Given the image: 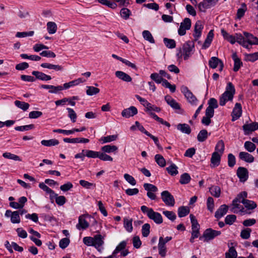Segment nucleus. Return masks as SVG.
Listing matches in <instances>:
<instances>
[{
  "instance_id": "f257e3e1",
  "label": "nucleus",
  "mask_w": 258,
  "mask_h": 258,
  "mask_svg": "<svg viewBox=\"0 0 258 258\" xmlns=\"http://www.w3.org/2000/svg\"><path fill=\"white\" fill-rule=\"evenodd\" d=\"M243 35L236 34L237 42L240 45L248 49L250 45H258V38L247 32H244Z\"/></svg>"
},
{
  "instance_id": "f03ea898",
  "label": "nucleus",
  "mask_w": 258,
  "mask_h": 258,
  "mask_svg": "<svg viewBox=\"0 0 258 258\" xmlns=\"http://www.w3.org/2000/svg\"><path fill=\"white\" fill-rule=\"evenodd\" d=\"M235 92L234 86L231 82H229L226 86L225 91L220 97V105L224 106L228 101H231L233 99Z\"/></svg>"
},
{
  "instance_id": "7ed1b4c3",
  "label": "nucleus",
  "mask_w": 258,
  "mask_h": 258,
  "mask_svg": "<svg viewBox=\"0 0 258 258\" xmlns=\"http://www.w3.org/2000/svg\"><path fill=\"white\" fill-rule=\"evenodd\" d=\"M194 48L193 42H187L183 45L182 48L178 50L176 55L179 58L183 57L185 60L187 59L194 53Z\"/></svg>"
},
{
  "instance_id": "20e7f679",
  "label": "nucleus",
  "mask_w": 258,
  "mask_h": 258,
  "mask_svg": "<svg viewBox=\"0 0 258 258\" xmlns=\"http://www.w3.org/2000/svg\"><path fill=\"white\" fill-rule=\"evenodd\" d=\"M141 210L144 214H146L148 217L155 223L160 224L163 222L161 215L159 213L155 212L152 208H149L146 206H142L141 207Z\"/></svg>"
},
{
  "instance_id": "39448f33",
  "label": "nucleus",
  "mask_w": 258,
  "mask_h": 258,
  "mask_svg": "<svg viewBox=\"0 0 258 258\" xmlns=\"http://www.w3.org/2000/svg\"><path fill=\"white\" fill-rule=\"evenodd\" d=\"M87 219H89L91 221V220H93V222L96 223V220L91 216L88 214L82 215L79 217L78 223L76 225V227L79 230H84L88 228L89 226V223L87 221Z\"/></svg>"
},
{
  "instance_id": "423d86ee",
  "label": "nucleus",
  "mask_w": 258,
  "mask_h": 258,
  "mask_svg": "<svg viewBox=\"0 0 258 258\" xmlns=\"http://www.w3.org/2000/svg\"><path fill=\"white\" fill-rule=\"evenodd\" d=\"M221 234L220 231L213 230L211 228L206 229L203 233L202 236L200 237V239L203 240L204 242H208L212 240L216 236Z\"/></svg>"
},
{
  "instance_id": "0eeeda50",
  "label": "nucleus",
  "mask_w": 258,
  "mask_h": 258,
  "mask_svg": "<svg viewBox=\"0 0 258 258\" xmlns=\"http://www.w3.org/2000/svg\"><path fill=\"white\" fill-rule=\"evenodd\" d=\"M161 199L166 206L173 207L175 205L173 196L167 190H164L161 194Z\"/></svg>"
},
{
  "instance_id": "6e6552de",
  "label": "nucleus",
  "mask_w": 258,
  "mask_h": 258,
  "mask_svg": "<svg viewBox=\"0 0 258 258\" xmlns=\"http://www.w3.org/2000/svg\"><path fill=\"white\" fill-rule=\"evenodd\" d=\"M181 91L184 95L187 101L192 105H196L197 104L198 99L196 96L185 86L181 88Z\"/></svg>"
},
{
  "instance_id": "1a4fd4ad",
  "label": "nucleus",
  "mask_w": 258,
  "mask_h": 258,
  "mask_svg": "<svg viewBox=\"0 0 258 258\" xmlns=\"http://www.w3.org/2000/svg\"><path fill=\"white\" fill-rule=\"evenodd\" d=\"M191 27V20L189 18H186L180 23L179 28L178 30V33L180 36L186 34V31L189 30Z\"/></svg>"
},
{
  "instance_id": "9d476101",
  "label": "nucleus",
  "mask_w": 258,
  "mask_h": 258,
  "mask_svg": "<svg viewBox=\"0 0 258 258\" xmlns=\"http://www.w3.org/2000/svg\"><path fill=\"white\" fill-rule=\"evenodd\" d=\"M218 0H203L198 5V8L200 11L205 12L208 9L214 6Z\"/></svg>"
},
{
  "instance_id": "9b49d317",
  "label": "nucleus",
  "mask_w": 258,
  "mask_h": 258,
  "mask_svg": "<svg viewBox=\"0 0 258 258\" xmlns=\"http://www.w3.org/2000/svg\"><path fill=\"white\" fill-rule=\"evenodd\" d=\"M241 203L237 199H234L232 201L231 211L234 213H240L241 214H244L245 212L244 208L239 204Z\"/></svg>"
},
{
  "instance_id": "f8f14e48",
  "label": "nucleus",
  "mask_w": 258,
  "mask_h": 258,
  "mask_svg": "<svg viewBox=\"0 0 258 258\" xmlns=\"http://www.w3.org/2000/svg\"><path fill=\"white\" fill-rule=\"evenodd\" d=\"M93 246L99 252H101V246L104 244V237L100 234H97L93 237Z\"/></svg>"
},
{
  "instance_id": "ddd939ff",
  "label": "nucleus",
  "mask_w": 258,
  "mask_h": 258,
  "mask_svg": "<svg viewBox=\"0 0 258 258\" xmlns=\"http://www.w3.org/2000/svg\"><path fill=\"white\" fill-rule=\"evenodd\" d=\"M204 26L202 22L200 21H198L195 25L194 33L193 36L194 40L197 41L201 37L202 31L203 29Z\"/></svg>"
},
{
  "instance_id": "4468645a",
  "label": "nucleus",
  "mask_w": 258,
  "mask_h": 258,
  "mask_svg": "<svg viewBox=\"0 0 258 258\" xmlns=\"http://www.w3.org/2000/svg\"><path fill=\"white\" fill-rule=\"evenodd\" d=\"M242 127L244 134L247 135L258 129V122H254L249 124H245L243 125Z\"/></svg>"
},
{
  "instance_id": "2eb2a0df",
  "label": "nucleus",
  "mask_w": 258,
  "mask_h": 258,
  "mask_svg": "<svg viewBox=\"0 0 258 258\" xmlns=\"http://www.w3.org/2000/svg\"><path fill=\"white\" fill-rule=\"evenodd\" d=\"M222 156V154L217 153V152H213L212 153L211 158V167H216L220 165Z\"/></svg>"
},
{
  "instance_id": "dca6fc26",
  "label": "nucleus",
  "mask_w": 258,
  "mask_h": 258,
  "mask_svg": "<svg viewBox=\"0 0 258 258\" xmlns=\"http://www.w3.org/2000/svg\"><path fill=\"white\" fill-rule=\"evenodd\" d=\"M237 175L240 181L244 182L248 177V171L245 168L240 167L237 170Z\"/></svg>"
},
{
  "instance_id": "f3484780",
  "label": "nucleus",
  "mask_w": 258,
  "mask_h": 258,
  "mask_svg": "<svg viewBox=\"0 0 258 258\" xmlns=\"http://www.w3.org/2000/svg\"><path fill=\"white\" fill-rule=\"evenodd\" d=\"M138 113V110L135 106H131L130 107L124 109L121 112V115L123 117L129 118L133 116Z\"/></svg>"
},
{
  "instance_id": "a211bd4d",
  "label": "nucleus",
  "mask_w": 258,
  "mask_h": 258,
  "mask_svg": "<svg viewBox=\"0 0 258 258\" xmlns=\"http://www.w3.org/2000/svg\"><path fill=\"white\" fill-rule=\"evenodd\" d=\"M242 114V107L240 103H236L232 113V121L237 119Z\"/></svg>"
},
{
  "instance_id": "6ab92c4d",
  "label": "nucleus",
  "mask_w": 258,
  "mask_h": 258,
  "mask_svg": "<svg viewBox=\"0 0 258 258\" xmlns=\"http://www.w3.org/2000/svg\"><path fill=\"white\" fill-rule=\"evenodd\" d=\"M209 66L215 69L219 64L220 65L219 70L221 71L223 70V64L222 62L218 57H212L209 61Z\"/></svg>"
},
{
  "instance_id": "aec40b11",
  "label": "nucleus",
  "mask_w": 258,
  "mask_h": 258,
  "mask_svg": "<svg viewBox=\"0 0 258 258\" xmlns=\"http://www.w3.org/2000/svg\"><path fill=\"white\" fill-rule=\"evenodd\" d=\"M63 142L69 143H87L89 142V140L84 138H64Z\"/></svg>"
},
{
  "instance_id": "412c9836",
  "label": "nucleus",
  "mask_w": 258,
  "mask_h": 258,
  "mask_svg": "<svg viewBox=\"0 0 258 258\" xmlns=\"http://www.w3.org/2000/svg\"><path fill=\"white\" fill-rule=\"evenodd\" d=\"M239 157L241 160L248 163H252L254 161V157L247 152H240Z\"/></svg>"
},
{
  "instance_id": "4be33fe9",
  "label": "nucleus",
  "mask_w": 258,
  "mask_h": 258,
  "mask_svg": "<svg viewBox=\"0 0 258 258\" xmlns=\"http://www.w3.org/2000/svg\"><path fill=\"white\" fill-rule=\"evenodd\" d=\"M115 75L117 78L124 82H130L132 80L130 76L122 71H116Z\"/></svg>"
},
{
  "instance_id": "5701e85b",
  "label": "nucleus",
  "mask_w": 258,
  "mask_h": 258,
  "mask_svg": "<svg viewBox=\"0 0 258 258\" xmlns=\"http://www.w3.org/2000/svg\"><path fill=\"white\" fill-rule=\"evenodd\" d=\"M228 209V207L226 205H221L219 208L215 212V217L218 219H220L225 215Z\"/></svg>"
},
{
  "instance_id": "b1692460",
  "label": "nucleus",
  "mask_w": 258,
  "mask_h": 258,
  "mask_svg": "<svg viewBox=\"0 0 258 258\" xmlns=\"http://www.w3.org/2000/svg\"><path fill=\"white\" fill-rule=\"evenodd\" d=\"M39 187L45 191L47 194L49 195L50 199L51 201L53 200V197L56 196L53 190H52L43 182L40 183L39 184Z\"/></svg>"
},
{
  "instance_id": "393cba45",
  "label": "nucleus",
  "mask_w": 258,
  "mask_h": 258,
  "mask_svg": "<svg viewBox=\"0 0 258 258\" xmlns=\"http://www.w3.org/2000/svg\"><path fill=\"white\" fill-rule=\"evenodd\" d=\"M165 100L167 103L170 105L174 109H179L180 105L171 96H166L165 97Z\"/></svg>"
},
{
  "instance_id": "a878e982",
  "label": "nucleus",
  "mask_w": 258,
  "mask_h": 258,
  "mask_svg": "<svg viewBox=\"0 0 258 258\" xmlns=\"http://www.w3.org/2000/svg\"><path fill=\"white\" fill-rule=\"evenodd\" d=\"M32 75L36 77V78L42 81H48L51 79L50 76L46 75L45 74L38 72V71H33L32 73Z\"/></svg>"
},
{
  "instance_id": "bb28decb",
  "label": "nucleus",
  "mask_w": 258,
  "mask_h": 258,
  "mask_svg": "<svg viewBox=\"0 0 258 258\" xmlns=\"http://www.w3.org/2000/svg\"><path fill=\"white\" fill-rule=\"evenodd\" d=\"M85 82V80L82 78H78L76 80L72 81L69 83H66L63 84V89H67L71 87L78 85L81 83Z\"/></svg>"
},
{
  "instance_id": "cd10ccee",
  "label": "nucleus",
  "mask_w": 258,
  "mask_h": 258,
  "mask_svg": "<svg viewBox=\"0 0 258 258\" xmlns=\"http://www.w3.org/2000/svg\"><path fill=\"white\" fill-rule=\"evenodd\" d=\"M232 57L234 61L233 71L237 72L242 64V62L240 59L238 57L236 53H233Z\"/></svg>"
},
{
  "instance_id": "c85d7f7f",
  "label": "nucleus",
  "mask_w": 258,
  "mask_h": 258,
  "mask_svg": "<svg viewBox=\"0 0 258 258\" xmlns=\"http://www.w3.org/2000/svg\"><path fill=\"white\" fill-rule=\"evenodd\" d=\"M214 37L213 30H211L207 36V38L203 44V48L206 49L209 47Z\"/></svg>"
},
{
  "instance_id": "c756f323",
  "label": "nucleus",
  "mask_w": 258,
  "mask_h": 258,
  "mask_svg": "<svg viewBox=\"0 0 258 258\" xmlns=\"http://www.w3.org/2000/svg\"><path fill=\"white\" fill-rule=\"evenodd\" d=\"M132 222L133 220L131 218L125 217L123 219L124 227L128 232H131L133 231Z\"/></svg>"
},
{
  "instance_id": "7c9ffc66",
  "label": "nucleus",
  "mask_w": 258,
  "mask_h": 258,
  "mask_svg": "<svg viewBox=\"0 0 258 258\" xmlns=\"http://www.w3.org/2000/svg\"><path fill=\"white\" fill-rule=\"evenodd\" d=\"M47 30L49 34H54L57 29V25L55 22H48L46 24Z\"/></svg>"
},
{
  "instance_id": "2f4dec72",
  "label": "nucleus",
  "mask_w": 258,
  "mask_h": 258,
  "mask_svg": "<svg viewBox=\"0 0 258 258\" xmlns=\"http://www.w3.org/2000/svg\"><path fill=\"white\" fill-rule=\"evenodd\" d=\"M177 130H179L183 133L186 134H189L191 132V129L190 126L185 123H179L177 125Z\"/></svg>"
},
{
  "instance_id": "473e14b6",
  "label": "nucleus",
  "mask_w": 258,
  "mask_h": 258,
  "mask_svg": "<svg viewBox=\"0 0 258 258\" xmlns=\"http://www.w3.org/2000/svg\"><path fill=\"white\" fill-rule=\"evenodd\" d=\"M225 150V145L223 141H219L215 148V151L214 152H217V153L222 154L224 153Z\"/></svg>"
},
{
  "instance_id": "72a5a7b5",
  "label": "nucleus",
  "mask_w": 258,
  "mask_h": 258,
  "mask_svg": "<svg viewBox=\"0 0 258 258\" xmlns=\"http://www.w3.org/2000/svg\"><path fill=\"white\" fill-rule=\"evenodd\" d=\"M41 67L43 68L53 69L57 71L63 70V68L61 66L49 63H42L41 64Z\"/></svg>"
},
{
  "instance_id": "f704fd0d",
  "label": "nucleus",
  "mask_w": 258,
  "mask_h": 258,
  "mask_svg": "<svg viewBox=\"0 0 258 258\" xmlns=\"http://www.w3.org/2000/svg\"><path fill=\"white\" fill-rule=\"evenodd\" d=\"M117 138V135H109L101 138L99 141L101 142L102 144H105L115 141Z\"/></svg>"
},
{
  "instance_id": "c9c22d12",
  "label": "nucleus",
  "mask_w": 258,
  "mask_h": 258,
  "mask_svg": "<svg viewBox=\"0 0 258 258\" xmlns=\"http://www.w3.org/2000/svg\"><path fill=\"white\" fill-rule=\"evenodd\" d=\"M98 2L105 6L108 7L112 9H116L117 8V4L114 2L108 0H98Z\"/></svg>"
},
{
  "instance_id": "e433bc0d",
  "label": "nucleus",
  "mask_w": 258,
  "mask_h": 258,
  "mask_svg": "<svg viewBox=\"0 0 258 258\" xmlns=\"http://www.w3.org/2000/svg\"><path fill=\"white\" fill-rule=\"evenodd\" d=\"M117 150V147L114 145H108L103 146L101 148V150L103 152L107 153H110L112 152H116Z\"/></svg>"
},
{
  "instance_id": "4c0bfd02",
  "label": "nucleus",
  "mask_w": 258,
  "mask_h": 258,
  "mask_svg": "<svg viewBox=\"0 0 258 258\" xmlns=\"http://www.w3.org/2000/svg\"><path fill=\"white\" fill-rule=\"evenodd\" d=\"M41 143L42 145L46 147L56 146L59 144V141L55 139L48 140H42Z\"/></svg>"
},
{
  "instance_id": "58836bf2",
  "label": "nucleus",
  "mask_w": 258,
  "mask_h": 258,
  "mask_svg": "<svg viewBox=\"0 0 258 258\" xmlns=\"http://www.w3.org/2000/svg\"><path fill=\"white\" fill-rule=\"evenodd\" d=\"M83 152H85L86 156L88 158H99L100 152L89 150H83Z\"/></svg>"
},
{
  "instance_id": "ea45409f",
  "label": "nucleus",
  "mask_w": 258,
  "mask_h": 258,
  "mask_svg": "<svg viewBox=\"0 0 258 258\" xmlns=\"http://www.w3.org/2000/svg\"><path fill=\"white\" fill-rule=\"evenodd\" d=\"M237 253L233 247H230L228 251L225 253V258H237Z\"/></svg>"
},
{
  "instance_id": "a19ab883",
  "label": "nucleus",
  "mask_w": 258,
  "mask_h": 258,
  "mask_svg": "<svg viewBox=\"0 0 258 258\" xmlns=\"http://www.w3.org/2000/svg\"><path fill=\"white\" fill-rule=\"evenodd\" d=\"M208 137V133L206 130H201L197 136L198 141L203 142L205 141Z\"/></svg>"
},
{
  "instance_id": "79ce46f5",
  "label": "nucleus",
  "mask_w": 258,
  "mask_h": 258,
  "mask_svg": "<svg viewBox=\"0 0 258 258\" xmlns=\"http://www.w3.org/2000/svg\"><path fill=\"white\" fill-rule=\"evenodd\" d=\"M209 191L211 194L216 198H218L220 196L221 189L218 186H212L210 189Z\"/></svg>"
},
{
  "instance_id": "37998d69",
  "label": "nucleus",
  "mask_w": 258,
  "mask_h": 258,
  "mask_svg": "<svg viewBox=\"0 0 258 258\" xmlns=\"http://www.w3.org/2000/svg\"><path fill=\"white\" fill-rule=\"evenodd\" d=\"M138 128V129L140 131L143 133L145 134V135H147L149 133L148 132H147L144 126L140 124V123L138 121L135 122V124L134 125H132L131 127V130L132 131H135L136 130V128Z\"/></svg>"
},
{
  "instance_id": "c03bdc74",
  "label": "nucleus",
  "mask_w": 258,
  "mask_h": 258,
  "mask_svg": "<svg viewBox=\"0 0 258 258\" xmlns=\"http://www.w3.org/2000/svg\"><path fill=\"white\" fill-rule=\"evenodd\" d=\"M3 156L5 158L12 159L14 161H22L21 158L19 156L16 155L15 154H12L9 152L4 153L3 154Z\"/></svg>"
},
{
  "instance_id": "a18cd8bd",
  "label": "nucleus",
  "mask_w": 258,
  "mask_h": 258,
  "mask_svg": "<svg viewBox=\"0 0 258 258\" xmlns=\"http://www.w3.org/2000/svg\"><path fill=\"white\" fill-rule=\"evenodd\" d=\"M14 103L17 107L22 109L24 111H26L30 106L29 104L28 103L25 102H21L18 100L15 101Z\"/></svg>"
},
{
  "instance_id": "49530a36",
  "label": "nucleus",
  "mask_w": 258,
  "mask_h": 258,
  "mask_svg": "<svg viewBox=\"0 0 258 258\" xmlns=\"http://www.w3.org/2000/svg\"><path fill=\"white\" fill-rule=\"evenodd\" d=\"M11 222L13 224L20 223L21 218L19 215V211H15L13 212V215L11 218Z\"/></svg>"
},
{
  "instance_id": "de8ad7c7",
  "label": "nucleus",
  "mask_w": 258,
  "mask_h": 258,
  "mask_svg": "<svg viewBox=\"0 0 258 258\" xmlns=\"http://www.w3.org/2000/svg\"><path fill=\"white\" fill-rule=\"evenodd\" d=\"M189 213V209L188 207H180L178 209V215L179 217H183Z\"/></svg>"
},
{
  "instance_id": "09e8293b",
  "label": "nucleus",
  "mask_w": 258,
  "mask_h": 258,
  "mask_svg": "<svg viewBox=\"0 0 258 258\" xmlns=\"http://www.w3.org/2000/svg\"><path fill=\"white\" fill-rule=\"evenodd\" d=\"M144 38L151 43H154L155 40L151 33L148 30H144L142 32Z\"/></svg>"
},
{
  "instance_id": "8fccbe9b",
  "label": "nucleus",
  "mask_w": 258,
  "mask_h": 258,
  "mask_svg": "<svg viewBox=\"0 0 258 258\" xmlns=\"http://www.w3.org/2000/svg\"><path fill=\"white\" fill-rule=\"evenodd\" d=\"M100 92L99 89L93 86H87L86 93L88 95L92 96L98 94Z\"/></svg>"
},
{
  "instance_id": "3c124183",
  "label": "nucleus",
  "mask_w": 258,
  "mask_h": 258,
  "mask_svg": "<svg viewBox=\"0 0 258 258\" xmlns=\"http://www.w3.org/2000/svg\"><path fill=\"white\" fill-rule=\"evenodd\" d=\"M155 159L157 163L161 167H164L166 165V161L164 157L160 155L157 154L155 156Z\"/></svg>"
},
{
  "instance_id": "603ef678",
  "label": "nucleus",
  "mask_w": 258,
  "mask_h": 258,
  "mask_svg": "<svg viewBox=\"0 0 258 258\" xmlns=\"http://www.w3.org/2000/svg\"><path fill=\"white\" fill-rule=\"evenodd\" d=\"M244 148L249 152H253L255 148V145L252 142L249 141H246L244 144Z\"/></svg>"
},
{
  "instance_id": "864d4df0",
  "label": "nucleus",
  "mask_w": 258,
  "mask_h": 258,
  "mask_svg": "<svg viewBox=\"0 0 258 258\" xmlns=\"http://www.w3.org/2000/svg\"><path fill=\"white\" fill-rule=\"evenodd\" d=\"M247 10L246 6L245 4H242L241 8H239L237 10L236 17L238 19H240L244 15Z\"/></svg>"
},
{
  "instance_id": "5fc2aeb1",
  "label": "nucleus",
  "mask_w": 258,
  "mask_h": 258,
  "mask_svg": "<svg viewBox=\"0 0 258 258\" xmlns=\"http://www.w3.org/2000/svg\"><path fill=\"white\" fill-rule=\"evenodd\" d=\"M56 196L53 197V199H55L56 203L59 206L63 205L66 202V199L63 196H58L57 194L55 193Z\"/></svg>"
},
{
  "instance_id": "6e6d98bb",
  "label": "nucleus",
  "mask_w": 258,
  "mask_h": 258,
  "mask_svg": "<svg viewBox=\"0 0 258 258\" xmlns=\"http://www.w3.org/2000/svg\"><path fill=\"white\" fill-rule=\"evenodd\" d=\"M120 15L121 17L125 20H127L131 15V11L125 8L121 9L120 11Z\"/></svg>"
},
{
  "instance_id": "4d7b16f0",
  "label": "nucleus",
  "mask_w": 258,
  "mask_h": 258,
  "mask_svg": "<svg viewBox=\"0 0 258 258\" xmlns=\"http://www.w3.org/2000/svg\"><path fill=\"white\" fill-rule=\"evenodd\" d=\"M67 110L68 112V116L71 119V121L73 122H75L76 121L77 115L75 111L71 108H67Z\"/></svg>"
},
{
  "instance_id": "13d9d810",
  "label": "nucleus",
  "mask_w": 258,
  "mask_h": 258,
  "mask_svg": "<svg viewBox=\"0 0 258 258\" xmlns=\"http://www.w3.org/2000/svg\"><path fill=\"white\" fill-rule=\"evenodd\" d=\"M190 218L191 223L192 230H199L200 225L199 224L196 217L193 215H190Z\"/></svg>"
},
{
  "instance_id": "bf43d9fd",
  "label": "nucleus",
  "mask_w": 258,
  "mask_h": 258,
  "mask_svg": "<svg viewBox=\"0 0 258 258\" xmlns=\"http://www.w3.org/2000/svg\"><path fill=\"white\" fill-rule=\"evenodd\" d=\"M190 175L187 173H184L181 175L179 182L182 184H187L190 181Z\"/></svg>"
},
{
  "instance_id": "052dcab7",
  "label": "nucleus",
  "mask_w": 258,
  "mask_h": 258,
  "mask_svg": "<svg viewBox=\"0 0 258 258\" xmlns=\"http://www.w3.org/2000/svg\"><path fill=\"white\" fill-rule=\"evenodd\" d=\"M143 186L145 189L147 190V192H157L158 191L157 187L153 184L145 183L144 184Z\"/></svg>"
},
{
  "instance_id": "680f3d73",
  "label": "nucleus",
  "mask_w": 258,
  "mask_h": 258,
  "mask_svg": "<svg viewBox=\"0 0 258 258\" xmlns=\"http://www.w3.org/2000/svg\"><path fill=\"white\" fill-rule=\"evenodd\" d=\"M245 59L246 60L253 62L258 59V52L253 53L245 54Z\"/></svg>"
},
{
  "instance_id": "e2e57ef3",
  "label": "nucleus",
  "mask_w": 258,
  "mask_h": 258,
  "mask_svg": "<svg viewBox=\"0 0 258 258\" xmlns=\"http://www.w3.org/2000/svg\"><path fill=\"white\" fill-rule=\"evenodd\" d=\"M163 41L165 45L169 48H173L176 46L175 41L173 39L165 38Z\"/></svg>"
},
{
  "instance_id": "0e129e2a",
  "label": "nucleus",
  "mask_w": 258,
  "mask_h": 258,
  "mask_svg": "<svg viewBox=\"0 0 258 258\" xmlns=\"http://www.w3.org/2000/svg\"><path fill=\"white\" fill-rule=\"evenodd\" d=\"M151 78L156 83L160 84L164 79L158 73H153L150 76Z\"/></svg>"
},
{
  "instance_id": "69168bd1",
  "label": "nucleus",
  "mask_w": 258,
  "mask_h": 258,
  "mask_svg": "<svg viewBox=\"0 0 258 258\" xmlns=\"http://www.w3.org/2000/svg\"><path fill=\"white\" fill-rule=\"evenodd\" d=\"M150 225L146 223L143 225L142 228V233L144 237H147L150 233Z\"/></svg>"
},
{
  "instance_id": "338daca9",
  "label": "nucleus",
  "mask_w": 258,
  "mask_h": 258,
  "mask_svg": "<svg viewBox=\"0 0 258 258\" xmlns=\"http://www.w3.org/2000/svg\"><path fill=\"white\" fill-rule=\"evenodd\" d=\"M243 204L248 209H253L256 207V204L254 202L248 200L244 201Z\"/></svg>"
},
{
  "instance_id": "774afa93",
  "label": "nucleus",
  "mask_w": 258,
  "mask_h": 258,
  "mask_svg": "<svg viewBox=\"0 0 258 258\" xmlns=\"http://www.w3.org/2000/svg\"><path fill=\"white\" fill-rule=\"evenodd\" d=\"M251 230L250 228H246L241 231L240 236L242 238L247 239L250 237Z\"/></svg>"
}]
</instances>
